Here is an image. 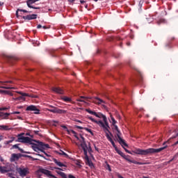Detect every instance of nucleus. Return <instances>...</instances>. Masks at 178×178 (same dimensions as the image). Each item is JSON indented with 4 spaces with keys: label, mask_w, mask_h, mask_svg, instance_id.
I'll list each match as a JSON object with an SVG mask.
<instances>
[{
    "label": "nucleus",
    "mask_w": 178,
    "mask_h": 178,
    "mask_svg": "<svg viewBox=\"0 0 178 178\" xmlns=\"http://www.w3.org/2000/svg\"><path fill=\"white\" fill-rule=\"evenodd\" d=\"M86 112H88V113H90V115L96 116V118H99V119H103V121L104 122V128H103L104 131H108L111 134V136H113L111 131H109V129H111V127H109V123H108V119L106 118V116H105V115L102 114V113H97L95 111H92L90 108H86Z\"/></svg>",
    "instance_id": "obj_1"
},
{
    "label": "nucleus",
    "mask_w": 178,
    "mask_h": 178,
    "mask_svg": "<svg viewBox=\"0 0 178 178\" xmlns=\"http://www.w3.org/2000/svg\"><path fill=\"white\" fill-rule=\"evenodd\" d=\"M168 145H165L163 147H160L159 149H154V148H149L147 149H136L134 151V154L137 155H149L150 154H158L163 149H166Z\"/></svg>",
    "instance_id": "obj_2"
},
{
    "label": "nucleus",
    "mask_w": 178,
    "mask_h": 178,
    "mask_svg": "<svg viewBox=\"0 0 178 178\" xmlns=\"http://www.w3.org/2000/svg\"><path fill=\"white\" fill-rule=\"evenodd\" d=\"M37 143L38 145L32 143L31 148L33 149V151L35 152L40 151V152H44L47 156H49V155H48V154L44 151V149H48V148H49V145L40 140H38Z\"/></svg>",
    "instance_id": "obj_3"
},
{
    "label": "nucleus",
    "mask_w": 178,
    "mask_h": 178,
    "mask_svg": "<svg viewBox=\"0 0 178 178\" xmlns=\"http://www.w3.org/2000/svg\"><path fill=\"white\" fill-rule=\"evenodd\" d=\"M80 136V143H81V147L83 151V154L85 155V156L86 157L87 159H88V152H91L92 151V149L91 148V146L90 145V143H88V145H87V143H86V138L83 137V135H79Z\"/></svg>",
    "instance_id": "obj_4"
},
{
    "label": "nucleus",
    "mask_w": 178,
    "mask_h": 178,
    "mask_svg": "<svg viewBox=\"0 0 178 178\" xmlns=\"http://www.w3.org/2000/svg\"><path fill=\"white\" fill-rule=\"evenodd\" d=\"M116 131H117V134L115 136V137H117V141L119 143V144H120V145H122V147H127V143H126V142L124 141V140L123 138H122V137H120V134H122L120 133V131L119 130V128L118 127V125L114 124L113 125Z\"/></svg>",
    "instance_id": "obj_5"
},
{
    "label": "nucleus",
    "mask_w": 178,
    "mask_h": 178,
    "mask_svg": "<svg viewBox=\"0 0 178 178\" xmlns=\"http://www.w3.org/2000/svg\"><path fill=\"white\" fill-rule=\"evenodd\" d=\"M17 141H18V143H24L25 144H33V143H32L33 139H31V138H29L28 136L24 137L20 134L18 135Z\"/></svg>",
    "instance_id": "obj_6"
},
{
    "label": "nucleus",
    "mask_w": 178,
    "mask_h": 178,
    "mask_svg": "<svg viewBox=\"0 0 178 178\" xmlns=\"http://www.w3.org/2000/svg\"><path fill=\"white\" fill-rule=\"evenodd\" d=\"M22 156H23L24 158H32L31 156L27 154H13L11 155V162H15V161H19V159H20Z\"/></svg>",
    "instance_id": "obj_7"
},
{
    "label": "nucleus",
    "mask_w": 178,
    "mask_h": 178,
    "mask_svg": "<svg viewBox=\"0 0 178 178\" xmlns=\"http://www.w3.org/2000/svg\"><path fill=\"white\" fill-rule=\"evenodd\" d=\"M49 108H49L48 111L51 112V113L62 114V113H66L67 112L66 110L60 109L58 107H55L54 106H49Z\"/></svg>",
    "instance_id": "obj_8"
},
{
    "label": "nucleus",
    "mask_w": 178,
    "mask_h": 178,
    "mask_svg": "<svg viewBox=\"0 0 178 178\" xmlns=\"http://www.w3.org/2000/svg\"><path fill=\"white\" fill-rule=\"evenodd\" d=\"M17 171L18 172L21 177H24L25 176H27V175H29L28 168H19L17 169Z\"/></svg>",
    "instance_id": "obj_9"
},
{
    "label": "nucleus",
    "mask_w": 178,
    "mask_h": 178,
    "mask_svg": "<svg viewBox=\"0 0 178 178\" xmlns=\"http://www.w3.org/2000/svg\"><path fill=\"white\" fill-rule=\"evenodd\" d=\"M26 111H33L35 115H39L40 113V109L37 108V106L33 105L27 106Z\"/></svg>",
    "instance_id": "obj_10"
},
{
    "label": "nucleus",
    "mask_w": 178,
    "mask_h": 178,
    "mask_svg": "<svg viewBox=\"0 0 178 178\" xmlns=\"http://www.w3.org/2000/svg\"><path fill=\"white\" fill-rule=\"evenodd\" d=\"M88 119L91 120V122H93L94 123H96L99 126V127H102V129H105V124L101 120H95V119L92 118V117H88Z\"/></svg>",
    "instance_id": "obj_11"
},
{
    "label": "nucleus",
    "mask_w": 178,
    "mask_h": 178,
    "mask_svg": "<svg viewBox=\"0 0 178 178\" xmlns=\"http://www.w3.org/2000/svg\"><path fill=\"white\" fill-rule=\"evenodd\" d=\"M105 133H106V137L107 140L108 141H110V143L113 145V148H115V149H118V147L115 144V142L113 141V139H112V138H111V136H109V134H108V131H105Z\"/></svg>",
    "instance_id": "obj_12"
},
{
    "label": "nucleus",
    "mask_w": 178,
    "mask_h": 178,
    "mask_svg": "<svg viewBox=\"0 0 178 178\" xmlns=\"http://www.w3.org/2000/svg\"><path fill=\"white\" fill-rule=\"evenodd\" d=\"M22 19H24V20H34V19H37V15L31 14L29 15L23 16Z\"/></svg>",
    "instance_id": "obj_13"
},
{
    "label": "nucleus",
    "mask_w": 178,
    "mask_h": 178,
    "mask_svg": "<svg viewBox=\"0 0 178 178\" xmlns=\"http://www.w3.org/2000/svg\"><path fill=\"white\" fill-rule=\"evenodd\" d=\"M53 162H54V163H56V165L60 168H67V165L63 164V163L58 161L56 159H53Z\"/></svg>",
    "instance_id": "obj_14"
},
{
    "label": "nucleus",
    "mask_w": 178,
    "mask_h": 178,
    "mask_svg": "<svg viewBox=\"0 0 178 178\" xmlns=\"http://www.w3.org/2000/svg\"><path fill=\"white\" fill-rule=\"evenodd\" d=\"M8 172H12V169H7L6 166H1L0 165V172H1L3 175L5 173H8Z\"/></svg>",
    "instance_id": "obj_15"
},
{
    "label": "nucleus",
    "mask_w": 178,
    "mask_h": 178,
    "mask_svg": "<svg viewBox=\"0 0 178 178\" xmlns=\"http://www.w3.org/2000/svg\"><path fill=\"white\" fill-rule=\"evenodd\" d=\"M92 102H94V104H97V105L105 104V102L99 97H95L92 99Z\"/></svg>",
    "instance_id": "obj_16"
},
{
    "label": "nucleus",
    "mask_w": 178,
    "mask_h": 178,
    "mask_svg": "<svg viewBox=\"0 0 178 178\" xmlns=\"http://www.w3.org/2000/svg\"><path fill=\"white\" fill-rule=\"evenodd\" d=\"M17 94H20V95H22V97H31V98H38L37 95H29L27 93H23L22 92H16Z\"/></svg>",
    "instance_id": "obj_17"
},
{
    "label": "nucleus",
    "mask_w": 178,
    "mask_h": 178,
    "mask_svg": "<svg viewBox=\"0 0 178 178\" xmlns=\"http://www.w3.org/2000/svg\"><path fill=\"white\" fill-rule=\"evenodd\" d=\"M15 148L17 149H19V151H20V152H22V154H30V152H24V150L20 148L19 147V145L17 144L13 145V149H15Z\"/></svg>",
    "instance_id": "obj_18"
},
{
    "label": "nucleus",
    "mask_w": 178,
    "mask_h": 178,
    "mask_svg": "<svg viewBox=\"0 0 178 178\" xmlns=\"http://www.w3.org/2000/svg\"><path fill=\"white\" fill-rule=\"evenodd\" d=\"M117 154H118V155H120V156H122V158H124V159H126V161H127L128 158L126 154H124V153H123L122 151H120L119 149H115Z\"/></svg>",
    "instance_id": "obj_19"
},
{
    "label": "nucleus",
    "mask_w": 178,
    "mask_h": 178,
    "mask_svg": "<svg viewBox=\"0 0 178 178\" xmlns=\"http://www.w3.org/2000/svg\"><path fill=\"white\" fill-rule=\"evenodd\" d=\"M127 161L128 162H130V163H134V165H145V163H141L138 161H136V160H131L130 159H127Z\"/></svg>",
    "instance_id": "obj_20"
},
{
    "label": "nucleus",
    "mask_w": 178,
    "mask_h": 178,
    "mask_svg": "<svg viewBox=\"0 0 178 178\" xmlns=\"http://www.w3.org/2000/svg\"><path fill=\"white\" fill-rule=\"evenodd\" d=\"M52 90L56 94H63V90L60 88L55 87L52 88Z\"/></svg>",
    "instance_id": "obj_21"
},
{
    "label": "nucleus",
    "mask_w": 178,
    "mask_h": 178,
    "mask_svg": "<svg viewBox=\"0 0 178 178\" xmlns=\"http://www.w3.org/2000/svg\"><path fill=\"white\" fill-rule=\"evenodd\" d=\"M9 116H10V113H9L0 112V118H2V119H8Z\"/></svg>",
    "instance_id": "obj_22"
},
{
    "label": "nucleus",
    "mask_w": 178,
    "mask_h": 178,
    "mask_svg": "<svg viewBox=\"0 0 178 178\" xmlns=\"http://www.w3.org/2000/svg\"><path fill=\"white\" fill-rule=\"evenodd\" d=\"M0 130L8 131L10 130V128H9V127L7 125H0Z\"/></svg>",
    "instance_id": "obj_23"
},
{
    "label": "nucleus",
    "mask_w": 178,
    "mask_h": 178,
    "mask_svg": "<svg viewBox=\"0 0 178 178\" xmlns=\"http://www.w3.org/2000/svg\"><path fill=\"white\" fill-rule=\"evenodd\" d=\"M19 12H24V13H29V11L23 9L18 8L16 11V17H19Z\"/></svg>",
    "instance_id": "obj_24"
},
{
    "label": "nucleus",
    "mask_w": 178,
    "mask_h": 178,
    "mask_svg": "<svg viewBox=\"0 0 178 178\" xmlns=\"http://www.w3.org/2000/svg\"><path fill=\"white\" fill-rule=\"evenodd\" d=\"M15 60H17V58H16V57H9L8 58L9 63H13V62H15Z\"/></svg>",
    "instance_id": "obj_25"
},
{
    "label": "nucleus",
    "mask_w": 178,
    "mask_h": 178,
    "mask_svg": "<svg viewBox=\"0 0 178 178\" xmlns=\"http://www.w3.org/2000/svg\"><path fill=\"white\" fill-rule=\"evenodd\" d=\"M63 101H64L65 102H70V101H72V99L70 97L64 96L62 97Z\"/></svg>",
    "instance_id": "obj_26"
},
{
    "label": "nucleus",
    "mask_w": 178,
    "mask_h": 178,
    "mask_svg": "<svg viewBox=\"0 0 178 178\" xmlns=\"http://www.w3.org/2000/svg\"><path fill=\"white\" fill-rule=\"evenodd\" d=\"M0 88H4L5 90H16V88L10 86H0Z\"/></svg>",
    "instance_id": "obj_27"
},
{
    "label": "nucleus",
    "mask_w": 178,
    "mask_h": 178,
    "mask_svg": "<svg viewBox=\"0 0 178 178\" xmlns=\"http://www.w3.org/2000/svg\"><path fill=\"white\" fill-rule=\"evenodd\" d=\"M0 93L1 94H5L6 95H9L10 94V91L0 90Z\"/></svg>",
    "instance_id": "obj_28"
},
{
    "label": "nucleus",
    "mask_w": 178,
    "mask_h": 178,
    "mask_svg": "<svg viewBox=\"0 0 178 178\" xmlns=\"http://www.w3.org/2000/svg\"><path fill=\"white\" fill-rule=\"evenodd\" d=\"M83 130H86V131H88V133H90V134H91V136H94V133L92 132V131L90 129L84 127Z\"/></svg>",
    "instance_id": "obj_29"
},
{
    "label": "nucleus",
    "mask_w": 178,
    "mask_h": 178,
    "mask_svg": "<svg viewBox=\"0 0 178 178\" xmlns=\"http://www.w3.org/2000/svg\"><path fill=\"white\" fill-rule=\"evenodd\" d=\"M61 127H62L63 129H64V130H65L66 132H67V134H70L71 130H69V129H67V127H66V126H65V125H62Z\"/></svg>",
    "instance_id": "obj_30"
},
{
    "label": "nucleus",
    "mask_w": 178,
    "mask_h": 178,
    "mask_svg": "<svg viewBox=\"0 0 178 178\" xmlns=\"http://www.w3.org/2000/svg\"><path fill=\"white\" fill-rule=\"evenodd\" d=\"M111 120L112 122L113 126H115L117 122L115 120V118H113V116H112V115H111Z\"/></svg>",
    "instance_id": "obj_31"
},
{
    "label": "nucleus",
    "mask_w": 178,
    "mask_h": 178,
    "mask_svg": "<svg viewBox=\"0 0 178 178\" xmlns=\"http://www.w3.org/2000/svg\"><path fill=\"white\" fill-rule=\"evenodd\" d=\"M58 154L59 155H65V158H69V155L62 150Z\"/></svg>",
    "instance_id": "obj_32"
},
{
    "label": "nucleus",
    "mask_w": 178,
    "mask_h": 178,
    "mask_svg": "<svg viewBox=\"0 0 178 178\" xmlns=\"http://www.w3.org/2000/svg\"><path fill=\"white\" fill-rule=\"evenodd\" d=\"M15 139V137H11L10 140H7L5 142V144H7V145L10 144Z\"/></svg>",
    "instance_id": "obj_33"
},
{
    "label": "nucleus",
    "mask_w": 178,
    "mask_h": 178,
    "mask_svg": "<svg viewBox=\"0 0 178 178\" xmlns=\"http://www.w3.org/2000/svg\"><path fill=\"white\" fill-rule=\"evenodd\" d=\"M24 97H25V96L22 95V96L16 97V98H13V99H14L15 101H21V99H23Z\"/></svg>",
    "instance_id": "obj_34"
},
{
    "label": "nucleus",
    "mask_w": 178,
    "mask_h": 178,
    "mask_svg": "<svg viewBox=\"0 0 178 178\" xmlns=\"http://www.w3.org/2000/svg\"><path fill=\"white\" fill-rule=\"evenodd\" d=\"M60 176L62 178H67V175H66V174L65 172H63L60 173Z\"/></svg>",
    "instance_id": "obj_35"
},
{
    "label": "nucleus",
    "mask_w": 178,
    "mask_h": 178,
    "mask_svg": "<svg viewBox=\"0 0 178 178\" xmlns=\"http://www.w3.org/2000/svg\"><path fill=\"white\" fill-rule=\"evenodd\" d=\"M70 133H72V134H74V136L75 137V138L77 137V133L74 130H71Z\"/></svg>",
    "instance_id": "obj_36"
},
{
    "label": "nucleus",
    "mask_w": 178,
    "mask_h": 178,
    "mask_svg": "<svg viewBox=\"0 0 178 178\" xmlns=\"http://www.w3.org/2000/svg\"><path fill=\"white\" fill-rule=\"evenodd\" d=\"M75 127L76 129H79V130H84V127H80L79 125H76Z\"/></svg>",
    "instance_id": "obj_37"
},
{
    "label": "nucleus",
    "mask_w": 178,
    "mask_h": 178,
    "mask_svg": "<svg viewBox=\"0 0 178 178\" xmlns=\"http://www.w3.org/2000/svg\"><path fill=\"white\" fill-rule=\"evenodd\" d=\"M3 83H13L12 81H6V82H2V81H0V84H3V86H6Z\"/></svg>",
    "instance_id": "obj_38"
},
{
    "label": "nucleus",
    "mask_w": 178,
    "mask_h": 178,
    "mask_svg": "<svg viewBox=\"0 0 178 178\" xmlns=\"http://www.w3.org/2000/svg\"><path fill=\"white\" fill-rule=\"evenodd\" d=\"M124 149L125 152H127V154H131V152L129 151V149H126L124 147Z\"/></svg>",
    "instance_id": "obj_39"
},
{
    "label": "nucleus",
    "mask_w": 178,
    "mask_h": 178,
    "mask_svg": "<svg viewBox=\"0 0 178 178\" xmlns=\"http://www.w3.org/2000/svg\"><path fill=\"white\" fill-rule=\"evenodd\" d=\"M107 169L108 170H109V172H112V169H111V165H109V164H107Z\"/></svg>",
    "instance_id": "obj_40"
},
{
    "label": "nucleus",
    "mask_w": 178,
    "mask_h": 178,
    "mask_svg": "<svg viewBox=\"0 0 178 178\" xmlns=\"http://www.w3.org/2000/svg\"><path fill=\"white\" fill-rule=\"evenodd\" d=\"M13 115H19L20 114V112L19 111H14L13 113H12Z\"/></svg>",
    "instance_id": "obj_41"
},
{
    "label": "nucleus",
    "mask_w": 178,
    "mask_h": 178,
    "mask_svg": "<svg viewBox=\"0 0 178 178\" xmlns=\"http://www.w3.org/2000/svg\"><path fill=\"white\" fill-rule=\"evenodd\" d=\"M173 161H175V157H173L172 159H170V161H168L167 162V163H170V162H173Z\"/></svg>",
    "instance_id": "obj_42"
},
{
    "label": "nucleus",
    "mask_w": 178,
    "mask_h": 178,
    "mask_svg": "<svg viewBox=\"0 0 178 178\" xmlns=\"http://www.w3.org/2000/svg\"><path fill=\"white\" fill-rule=\"evenodd\" d=\"M76 101H78V102H86L84 100H83L81 99H76Z\"/></svg>",
    "instance_id": "obj_43"
},
{
    "label": "nucleus",
    "mask_w": 178,
    "mask_h": 178,
    "mask_svg": "<svg viewBox=\"0 0 178 178\" xmlns=\"http://www.w3.org/2000/svg\"><path fill=\"white\" fill-rule=\"evenodd\" d=\"M68 178H76V177L73 176L72 175L70 174L68 175Z\"/></svg>",
    "instance_id": "obj_44"
},
{
    "label": "nucleus",
    "mask_w": 178,
    "mask_h": 178,
    "mask_svg": "<svg viewBox=\"0 0 178 178\" xmlns=\"http://www.w3.org/2000/svg\"><path fill=\"white\" fill-rule=\"evenodd\" d=\"M95 151H97V152H99V149H98V147H97V146H95Z\"/></svg>",
    "instance_id": "obj_45"
},
{
    "label": "nucleus",
    "mask_w": 178,
    "mask_h": 178,
    "mask_svg": "<svg viewBox=\"0 0 178 178\" xmlns=\"http://www.w3.org/2000/svg\"><path fill=\"white\" fill-rule=\"evenodd\" d=\"M55 169H56L57 170H63V169H62L60 168H55Z\"/></svg>",
    "instance_id": "obj_46"
},
{
    "label": "nucleus",
    "mask_w": 178,
    "mask_h": 178,
    "mask_svg": "<svg viewBox=\"0 0 178 178\" xmlns=\"http://www.w3.org/2000/svg\"><path fill=\"white\" fill-rule=\"evenodd\" d=\"M81 98L82 99H88V97H83V96H81Z\"/></svg>",
    "instance_id": "obj_47"
},
{
    "label": "nucleus",
    "mask_w": 178,
    "mask_h": 178,
    "mask_svg": "<svg viewBox=\"0 0 178 178\" xmlns=\"http://www.w3.org/2000/svg\"><path fill=\"white\" fill-rule=\"evenodd\" d=\"M42 27V26H41V24H39V25H38L37 29H41Z\"/></svg>",
    "instance_id": "obj_48"
},
{
    "label": "nucleus",
    "mask_w": 178,
    "mask_h": 178,
    "mask_svg": "<svg viewBox=\"0 0 178 178\" xmlns=\"http://www.w3.org/2000/svg\"><path fill=\"white\" fill-rule=\"evenodd\" d=\"M80 3H86V1H84V0H81V1H80Z\"/></svg>",
    "instance_id": "obj_49"
},
{
    "label": "nucleus",
    "mask_w": 178,
    "mask_h": 178,
    "mask_svg": "<svg viewBox=\"0 0 178 178\" xmlns=\"http://www.w3.org/2000/svg\"><path fill=\"white\" fill-rule=\"evenodd\" d=\"M56 173L58 174V175H59L60 176V173H62L63 172H60V171H56Z\"/></svg>",
    "instance_id": "obj_50"
},
{
    "label": "nucleus",
    "mask_w": 178,
    "mask_h": 178,
    "mask_svg": "<svg viewBox=\"0 0 178 178\" xmlns=\"http://www.w3.org/2000/svg\"><path fill=\"white\" fill-rule=\"evenodd\" d=\"M6 109H8L7 108H0V111H6Z\"/></svg>",
    "instance_id": "obj_51"
},
{
    "label": "nucleus",
    "mask_w": 178,
    "mask_h": 178,
    "mask_svg": "<svg viewBox=\"0 0 178 178\" xmlns=\"http://www.w3.org/2000/svg\"><path fill=\"white\" fill-rule=\"evenodd\" d=\"M8 95H10V97H13V93H12V92H10V94H8Z\"/></svg>",
    "instance_id": "obj_52"
},
{
    "label": "nucleus",
    "mask_w": 178,
    "mask_h": 178,
    "mask_svg": "<svg viewBox=\"0 0 178 178\" xmlns=\"http://www.w3.org/2000/svg\"><path fill=\"white\" fill-rule=\"evenodd\" d=\"M2 140H3V136H0V141H2Z\"/></svg>",
    "instance_id": "obj_53"
},
{
    "label": "nucleus",
    "mask_w": 178,
    "mask_h": 178,
    "mask_svg": "<svg viewBox=\"0 0 178 178\" xmlns=\"http://www.w3.org/2000/svg\"><path fill=\"white\" fill-rule=\"evenodd\" d=\"M0 161H1V162H3V158L0 157Z\"/></svg>",
    "instance_id": "obj_54"
},
{
    "label": "nucleus",
    "mask_w": 178,
    "mask_h": 178,
    "mask_svg": "<svg viewBox=\"0 0 178 178\" xmlns=\"http://www.w3.org/2000/svg\"><path fill=\"white\" fill-rule=\"evenodd\" d=\"M42 29H44V30H47V29H48V27L44 26H42Z\"/></svg>",
    "instance_id": "obj_55"
},
{
    "label": "nucleus",
    "mask_w": 178,
    "mask_h": 178,
    "mask_svg": "<svg viewBox=\"0 0 178 178\" xmlns=\"http://www.w3.org/2000/svg\"><path fill=\"white\" fill-rule=\"evenodd\" d=\"M35 134H38L39 131H34Z\"/></svg>",
    "instance_id": "obj_56"
},
{
    "label": "nucleus",
    "mask_w": 178,
    "mask_h": 178,
    "mask_svg": "<svg viewBox=\"0 0 178 178\" xmlns=\"http://www.w3.org/2000/svg\"><path fill=\"white\" fill-rule=\"evenodd\" d=\"M3 5V2L0 1V6H2Z\"/></svg>",
    "instance_id": "obj_57"
},
{
    "label": "nucleus",
    "mask_w": 178,
    "mask_h": 178,
    "mask_svg": "<svg viewBox=\"0 0 178 178\" xmlns=\"http://www.w3.org/2000/svg\"><path fill=\"white\" fill-rule=\"evenodd\" d=\"M68 1H69V2L72 3V2H74V1H76V0H68Z\"/></svg>",
    "instance_id": "obj_58"
},
{
    "label": "nucleus",
    "mask_w": 178,
    "mask_h": 178,
    "mask_svg": "<svg viewBox=\"0 0 178 178\" xmlns=\"http://www.w3.org/2000/svg\"><path fill=\"white\" fill-rule=\"evenodd\" d=\"M76 138V140H78L79 141H80V138L79 137H76V138Z\"/></svg>",
    "instance_id": "obj_59"
},
{
    "label": "nucleus",
    "mask_w": 178,
    "mask_h": 178,
    "mask_svg": "<svg viewBox=\"0 0 178 178\" xmlns=\"http://www.w3.org/2000/svg\"><path fill=\"white\" fill-rule=\"evenodd\" d=\"M85 8H86V9H87V8H88V4H86V5H85Z\"/></svg>",
    "instance_id": "obj_60"
},
{
    "label": "nucleus",
    "mask_w": 178,
    "mask_h": 178,
    "mask_svg": "<svg viewBox=\"0 0 178 178\" xmlns=\"http://www.w3.org/2000/svg\"><path fill=\"white\" fill-rule=\"evenodd\" d=\"M38 155L39 156H42V154H38Z\"/></svg>",
    "instance_id": "obj_61"
},
{
    "label": "nucleus",
    "mask_w": 178,
    "mask_h": 178,
    "mask_svg": "<svg viewBox=\"0 0 178 178\" xmlns=\"http://www.w3.org/2000/svg\"><path fill=\"white\" fill-rule=\"evenodd\" d=\"M166 143H168V142H164L163 144V145H165V144H166Z\"/></svg>",
    "instance_id": "obj_62"
},
{
    "label": "nucleus",
    "mask_w": 178,
    "mask_h": 178,
    "mask_svg": "<svg viewBox=\"0 0 178 178\" xmlns=\"http://www.w3.org/2000/svg\"><path fill=\"white\" fill-rule=\"evenodd\" d=\"M127 44L128 46H129V45H130V42L127 43Z\"/></svg>",
    "instance_id": "obj_63"
},
{
    "label": "nucleus",
    "mask_w": 178,
    "mask_h": 178,
    "mask_svg": "<svg viewBox=\"0 0 178 178\" xmlns=\"http://www.w3.org/2000/svg\"><path fill=\"white\" fill-rule=\"evenodd\" d=\"M129 66H130L131 67H133L131 66V64H129Z\"/></svg>",
    "instance_id": "obj_64"
}]
</instances>
